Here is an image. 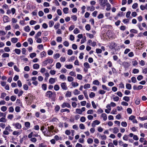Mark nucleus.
<instances>
[{
    "mask_svg": "<svg viewBox=\"0 0 147 147\" xmlns=\"http://www.w3.org/2000/svg\"><path fill=\"white\" fill-rule=\"evenodd\" d=\"M85 28L86 30L89 31L91 28L90 25L89 24H87L85 26Z\"/></svg>",
    "mask_w": 147,
    "mask_h": 147,
    "instance_id": "50",
    "label": "nucleus"
},
{
    "mask_svg": "<svg viewBox=\"0 0 147 147\" xmlns=\"http://www.w3.org/2000/svg\"><path fill=\"white\" fill-rule=\"evenodd\" d=\"M59 78L63 80H66V77L64 75L62 74L60 76Z\"/></svg>",
    "mask_w": 147,
    "mask_h": 147,
    "instance_id": "27",
    "label": "nucleus"
},
{
    "mask_svg": "<svg viewBox=\"0 0 147 147\" xmlns=\"http://www.w3.org/2000/svg\"><path fill=\"white\" fill-rule=\"evenodd\" d=\"M7 121L5 117H3L0 119V122L5 123L7 122Z\"/></svg>",
    "mask_w": 147,
    "mask_h": 147,
    "instance_id": "24",
    "label": "nucleus"
},
{
    "mask_svg": "<svg viewBox=\"0 0 147 147\" xmlns=\"http://www.w3.org/2000/svg\"><path fill=\"white\" fill-rule=\"evenodd\" d=\"M90 84H86L84 86V88L85 89L89 88H90Z\"/></svg>",
    "mask_w": 147,
    "mask_h": 147,
    "instance_id": "26",
    "label": "nucleus"
},
{
    "mask_svg": "<svg viewBox=\"0 0 147 147\" xmlns=\"http://www.w3.org/2000/svg\"><path fill=\"white\" fill-rule=\"evenodd\" d=\"M73 93L74 95H76L80 94V92L78 89H76L74 91Z\"/></svg>",
    "mask_w": 147,
    "mask_h": 147,
    "instance_id": "22",
    "label": "nucleus"
},
{
    "mask_svg": "<svg viewBox=\"0 0 147 147\" xmlns=\"http://www.w3.org/2000/svg\"><path fill=\"white\" fill-rule=\"evenodd\" d=\"M56 67L57 68L59 69L61 67V65L59 62H58L56 63Z\"/></svg>",
    "mask_w": 147,
    "mask_h": 147,
    "instance_id": "58",
    "label": "nucleus"
},
{
    "mask_svg": "<svg viewBox=\"0 0 147 147\" xmlns=\"http://www.w3.org/2000/svg\"><path fill=\"white\" fill-rule=\"evenodd\" d=\"M56 40L58 42H61L62 40V38L61 37H58L57 38Z\"/></svg>",
    "mask_w": 147,
    "mask_h": 147,
    "instance_id": "57",
    "label": "nucleus"
},
{
    "mask_svg": "<svg viewBox=\"0 0 147 147\" xmlns=\"http://www.w3.org/2000/svg\"><path fill=\"white\" fill-rule=\"evenodd\" d=\"M42 89L44 90H46L47 88V85L45 84H43L42 86Z\"/></svg>",
    "mask_w": 147,
    "mask_h": 147,
    "instance_id": "47",
    "label": "nucleus"
},
{
    "mask_svg": "<svg viewBox=\"0 0 147 147\" xmlns=\"http://www.w3.org/2000/svg\"><path fill=\"white\" fill-rule=\"evenodd\" d=\"M87 142L89 144H92L93 142V140L92 138H89L87 140Z\"/></svg>",
    "mask_w": 147,
    "mask_h": 147,
    "instance_id": "54",
    "label": "nucleus"
},
{
    "mask_svg": "<svg viewBox=\"0 0 147 147\" xmlns=\"http://www.w3.org/2000/svg\"><path fill=\"white\" fill-rule=\"evenodd\" d=\"M16 103L18 105L21 106H22V103L20 99H17L16 100Z\"/></svg>",
    "mask_w": 147,
    "mask_h": 147,
    "instance_id": "30",
    "label": "nucleus"
},
{
    "mask_svg": "<svg viewBox=\"0 0 147 147\" xmlns=\"http://www.w3.org/2000/svg\"><path fill=\"white\" fill-rule=\"evenodd\" d=\"M65 95L66 97H70L71 96V92L69 91H67L66 93L65 94Z\"/></svg>",
    "mask_w": 147,
    "mask_h": 147,
    "instance_id": "28",
    "label": "nucleus"
},
{
    "mask_svg": "<svg viewBox=\"0 0 147 147\" xmlns=\"http://www.w3.org/2000/svg\"><path fill=\"white\" fill-rule=\"evenodd\" d=\"M7 107L5 106L2 107L1 109V111L3 112L7 110Z\"/></svg>",
    "mask_w": 147,
    "mask_h": 147,
    "instance_id": "39",
    "label": "nucleus"
},
{
    "mask_svg": "<svg viewBox=\"0 0 147 147\" xmlns=\"http://www.w3.org/2000/svg\"><path fill=\"white\" fill-rule=\"evenodd\" d=\"M35 133V132H32L30 134H29L28 136V137L29 138H31L32 136L33 137H37L38 136H39L38 134H35L34 133Z\"/></svg>",
    "mask_w": 147,
    "mask_h": 147,
    "instance_id": "6",
    "label": "nucleus"
},
{
    "mask_svg": "<svg viewBox=\"0 0 147 147\" xmlns=\"http://www.w3.org/2000/svg\"><path fill=\"white\" fill-rule=\"evenodd\" d=\"M69 74L71 76L74 77H75L76 76V72L73 71H71L69 73Z\"/></svg>",
    "mask_w": 147,
    "mask_h": 147,
    "instance_id": "55",
    "label": "nucleus"
},
{
    "mask_svg": "<svg viewBox=\"0 0 147 147\" xmlns=\"http://www.w3.org/2000/svg\"><path fill=\"white\" fill-rule=\"evenodd\" d=\"M22 133L21 131H15L13 132V134L14 135H19Z\"/></svg>",
    "mask_w": 147,
    "mask_h": 147,
    "instance_id": "12",
    "label": "nucleus"
},
{
    "mask_svg": "<svg viewBox=\"0 0 147 147\" xmlns=\"http://www.w3.org/2000/svg\"><path fill=\"white\" fill-rule=\"evenodd\" d=\"M24 30L26 32H29L30 30L29 26H25L24 27Z\"/></svg>",
    "mask_w": 147,
    "mask_h": 147,
    "instance_id": "31",
    "label": "nucleus"
},
{
    "mask_svg": "<svg viewBox=\"0 0 147 147\" xmlns=\"http://www.w3.org/2000/svg\"><path fill=\"white\" fill-rule=\"evenodd\" d=\"M55 79L54 78H51L49 80V82L51 84H53L55 83Z\"/></svg>",
    "mask_w": 147,
    "mask_h": 147,
    "instance_id": "18",
    "label": "nucleus"
},
{
    "mask_svg": "<svg viewBox=\"0 0 147 147\" xmlns=\"http://www.w3.org/2000/svg\"><path fill=\"white\" fill-rule=\"evenodd\" d=\"M105 6L107 7L106 10L109 11L111 9V5L108 2L106 4Z\"/></svg>",
    "mask_w": 147,
    "mask_h": 147,
    "instance_id": "15",
    "label": "nucleus"
},
{
    "mask_svg": "<svg viewBox=\"0 0 147 147\" xmlns=\"http://www.w3.org/2000/svg\"><path fill=\"white\" fill-rule=\"evenodd\" d=\"M33 67L34 69H38L39 68V65L38 64H35L33 65Z\"/></svg>",
    "mask_w": 147,
    "mask_h": 147,
    "instance_id": "29",
    "label": "nucleus"
},
{
    "mask_svg": "<svg viewBox=\"0 0 147 147\" xmlns=\"http://www.w3.org/2000/svg\"><path fill=\"white\" fill-rule=\"evenodd\" d=\"M9 18L7 16H4L3 17V20L4 23L7 22H9Z\"/></svg>",
    "mask_w": 147,
    "mask_h": 147,
    "instance_id": "14",
    "label": "nucleus"
},
{
    "mask_svg": "<svg viewBox=\"0 0 147 147\" xmlns=\"http://www.w3.org/2000/svg\"><path fill=\"white\" fill-rule=\"evenodd\" d=\"M60 56V54L58 53H56L53 55V57L55 59L58 58Z\"/></svg>",
    "mask_w": 147,
    "mask_h": 147,
    "instance_id": "41",
    "label": "nucleus"
},
{
    "mask_svg": "<svg viewBox=\"0 0 147 147\" xmlns=\"http://www.w3.org/2000/svg\"><path fill=\"white\" fill-rule=\"evenodd\" d=\"M14 51L18 55H19L21 53V50L20 49H16Z\"/></svg>",
    "mask_w": 147,
    "mask_h": 147,
    "instance_id": "45",
    "label": "nucleus"
},
{
    "mask_svg": "<svg viewBox=\"0 0 147 147\" xmlns=\"http://www.w3.org/2000/svg\"><path fill=\"white\" fill-rule=\"evenodd\" d=\"M67 79L69 82H72L74 80V78L71 76H68Z\"/></svg>",
    "mask_w": 147,
    "mask_h": 147,
    "instance_id": "44",
    "label": "nucleus"
},
{
    "mask_svg": "<svg viewBox=\"0 0 147 147\" xmlns=\"http://www.w3.org/2000/svg\"><path fill=\"white\" fill-rule=\"evenodd\" d=\"M37 10L36 9L34 10L33 12L32 13L33 16H36L37 15Z\"/></svg>",
    "mask_w": 147,
    "mask_h": 147,
    "instance_id": "61",
    "label": "nucleus"
},
{
    "mask_svg": "<svg viewBox=\"0 0 147 147\" xmlns=\"http://www.w3.org/2000/svg\"><path fill=\"white\" fill-rule=\"evenodd\" d=\"M63 10V12L65 14H67L68 13L69 9L67 7L64 8Z\"/></svg>",
    "mask_w": 147,
    "mask_h": 147,
    "instance_id": "40",
    "label": "nucleus"
},
{
    "mask_svg": "<svg viewBox=\"0 0 147 147\" xmlns=\"http://www.w3.org/2000/svg\"><path fill=\"white\" fill-rule=\"evenodd\" d=\"M36 54L35 53H31L30 55V57L32 58H33V57H35L36 56Z\"/></svg>",
    "mask_w": 147,
    "mask_h": 147,
    "instance_id": "60",
    "label": "nucleus"
},
{
    "mask_svg": "<svg viewBox=\"0 0 147 147\" xmlns=\"http://www.w3.org/2000/svg\"><path fill=\"white\" fill-rule=\"evenodd\" d=\"M53 95V92L51 91H47L45 94V96L49 98H51Z\"/></svg>",
    "mask_w": 147,
    "mask_h": 147,
    "instance_id": "7",
    "label": "nucleus"
},
{
    "mask_svg": "<svg viewBox=\"0 0 147 147\" xmlns=\"http://www.w3.org/2000/svg\"><path fill=\"white\" fill-rule=\"evenodd\" d=\"M93 84L95 85H98L100 84V82L98 80H95L93 82Z\"/></svg>",
    "mask_w": 147,
    "mask_h": 147,
    "instance_id": "38",
    "label": "nucleus"
},
{
    "mask_svg": "<svg viewBox=\"0 0 147 147\" xmlns=\"http://www.w3.org/2000/svg\"><path fill=\"white\" fill-rule=\"evenodd\" d=\"M2 57L3 58L8 57H9V54L7 53H4L2 55Z\"/></svg>",
    "mask_w": 147,
    "mask_h": 147,
    "instance_id": "36",
    "label": "nucleus"
},
{
    "mask_svg": "<svg viewBox=\"0 0 147 147\" xmlns=\"http://www.w3.org/2000/svg\"><path fill=\"white\" fill-rule=\"evenodd\" d=\"M71 18L74 21H76L77 19V17L75 15H73L71 16Z\"/></svg>",
    "mask_w": 147,
    "mask_h": 147,
    "instance_id": "32",
    "label": "nucleus"
},
{
    "mask_svg": "<svg viewBox=\"0 0 147 147\" xmlns=\"http://www.w3.org/2000/svg\"><path fill=\"white\" fill-rule=\"evenodd\" d=\"M48 60H47V59H45V60L42 63V65L44 66H46L47 64Z\"/></svg>",
    "mask_w": 147,
    "mask_h": 147,
    "instance_id": "52",
    "label": "nucleus"
},
{
    "mask_svg": "<svg viewBox=\"0 0 147 147\" xmlns=\"http://www.w3.org/2000/svg\"><path fill=\"white\" fill-rule=\"evenodd\" d=\"M61 86L62 89L64 90H66L67 89L66 84L65 82L62 83L61 84Z\"/></svg>",
    "mask_w": 147,
    "mask_h": 147,
    "instance_id": "9",
    "label": "nucleus"
},
{
    "mask_svg": "<svg viewBox=\"0 0 147 147\" xmlns=\"http://www.w3.org/2000/svg\"><path fill=\"white\" fill-rule=\"evenodd\" d=\"M75 56H72L70 58L68 59V61H71L74 60L75 59Z\"/></svg>",
    "mask_w": 147,
    "mask_h": 147,
    "instance_id": "59",
    "label": "nucleus"
},
{
    "mask_svg": "<svg viewBox=\"0 0 147 147\" xmlns=\"http://www.w3.org/2000/svg\"><path fill=\"white\" fill-rule=\"evenodd\" d=\"M6 94L5 92H2L1 93V96L0 98H1L3 99L4 97L6 96Z\"/></svg>",
    "mask_w": 147,
    "mask_h": 147,
    "instance_id": "51",
    "label": "nucleus"
},
{
    "mask_svg": "<svg viewBox=\"0 0 147 147\" xmlns=\"http://www.w3.org/2000/svg\"><path fill=\"white\" fill-rule=\"evenodd\" d=\"M41 34L42 33L40 31L38 32L35 36V38H38L39 37L41 36Z\"/></svg>",
    "mask_w": 147,
    "mask_h": 147,
    "instance_id": "20",
    "label": "nucleus"
},
{
    "mask_svg": "<svg viewBox=\"0 0 147 147\" xmlns=\"http://www.w3.org/2000/svg\"><path fill=\"white\" fill-rule=\"evenodd\" d=\"M24 125L27 129L30 128V124L29 122H26L25 123Z\"/></svg>",
    "mask_w": 147,
    "mask_h": 147,
    "instance_id": "16",
    "label": "nucleus"
},
{
    "mask_svg": "<svg viewBox=\"0 0 147 147\" xmlns=\"http://www.w3.org/2000/svg\"><path fill=\"white\" fill-rule=\"evenodd\" d=\"M126 88L128 90H130L131 88V86L129 84H127L126 85Z\"/></svg>",
    "mask_w": 147,
    "mask_h": 147,
    "instance_id": "33",
    "label": "nucleus"
},
{
    "mask_svg": "<svg viewBox=\"0 0 147 147\" xmlns=\"http://www.w3.org/2000/svg\"><path fill=\"white\" fill-rule=\"evenodd\" d=\"M132 82L133 83H135L137 82L136 78L135 77H132L131 79Z\"/></svg>",
    "mask_w": 147,
    "mask_h": 147,
    "instance_id": "46",
    "label": "nucleus"
},
{
    "mask_svg": "<svg viewBox=\"0 0 147 147\" xmlns=\"http://www.w3.org/2000/svg\"><path fill=\"white\" fill-rule=\"evenodd\" d=\"M72 86L73 87H77L78 86L79 84L77 82H72Z\"/></svg>",
    "mask_w": 147,
    "mask_h": 147,
    "instance_id": "49",
    "label": "nucleus"
},
{
    "mask_svg": "<svg viewBox=\"0 0 147 147\" xmlns=\"http://www.w3.org/2000/svg\"><path fill=\"white\" fill-rule=\"evenodd\" d=\"M37 48L39 50L43 49H44L43 45L42 44L39 45H38Z\"/></svg>",
    "mask_w": 147,
    "mask_h": 147,
    "instance_id": "37",
    "label": "nucleus"
},
{
    "mask_svg": "<svg viewBox=\"0 0 147 147\" xmlns=\"http://www.w3.org/2000/svg\"><path fill=\"white\" fill-rule=\"evenodd\" d=\"M63 45L66 47H67L69 46V44L68 42L67 41H65L63 42Z\"/></svg>",
    "mask_w": 147,
    "mask_h": 147,
    "instance_id": "62",
    "label": "nucleus"
},
{
    "mask_svg": "<svg viewBox=\"0 0 147 147\" xmlns=\"http://www.w3.org/2000/svg\"><path fill=\"white\" fill-rule=\"evenodd\" d=\"M48 130L46 131H45V132H43V133L44 134L45 136H51V133L53 132V130L54 129V126L52 125L50 126H48L47 127Z\"/></svg>",
    "mask_w": 147,
    "mask_h": 147,
    "instance_id": "1",
    "label": "nucleus"
},
{
    "mask_svg": "<svg viewBox=\"0 0 147 147\" xmlns=\"http://www.w3.org/2000/svg\"><path fill=\"white\" fill-rule=\"evenodd\" d=\"M135 103L136 105H138L140 103V99L139 98L136 99L135 101Z\"/></svg>",
    "mask_w": 147,
    "mask_h": 147,
    "instance_id": "48",
    "label": "nucleus"
},
{
    "mask_svg": "<svg viewBox=\"0 0 147 147\" xmlns=\"http://www.w3.org/2000/svg\"><path fill=\"white\" fill-rule=\"evenodd\" d=\"M15 110L17 112H19L20 111V108L19 107L17 106L15 108Z\"/></svg>",
    "mask_w": 147,
    "mask_h": 147,
    "instance_id": "63",
    "label": "nucleus"
},
{
    "mask_svg": "<svg viewBox=\"0 0 147 147\" xmlns=\"http://www.w3.org/2000/svg\"><path fill=\"white\" fill-rule=\"evenodd\" d=\"M74 32L75 34H77L80 32V30L78 28H76L74 30Z\"/></svg>",
    "mask_w": 147,
    "mask_h": 147,
    "instance_id": "53",
    "label": "nucleus"
},
{
    "mask_svg": "<svg viewBox=\"0 0 147 147\" xmlns=\"http://www.w3.org/2000/svg\"><path fill=\"white\" fill-rule=\"evenodd\" d=\"M59 86L57 84H56L54 86V89L56 91H58L59 89Z\"/></svg>",
    "mask_w": 147,
    "mask_h": 147,
    "instance_id": "35",
    "label": "nucleus"
},
{
    "mask_svg": "<svg viewBox=\"0 0 147 147\" xmlns=\"http://www.w3.org/2000/svg\"><path fill=\"white\" fill-rule=\"evenodd\" d=\"M95 7L93 6H87V11L90 10L91 11H93L95 10Z\"/></svg>",
    "mask_w": 147,
    "mask_h": 147,
    "instance_id": "10",
    "label": "nucleus"
},
{
    "mask_svg": "<svg viewBox=\"0 0 147 147\" xmlns=\"http://www.w3.org/2000/svg\"><path fill=\"white\" fill-rule=\"evenodd\" d=\"M84 66L86 69L90 68V65L89 63L87 62H85L84 63Z\"/></svg>",
    "mask_w": 147,
    "mask_h": 147,
    "instance_id": "42",
    "label": "nucleus"
},
{
    "mask_svg": "<svg viewBox=\"0 0 147 147\" xmlns=\"http://www.w3.org/2000/svg\"><path fill=\"white\" fill-rule=\"evenodd\" d=\"M60 107L58 105H56L55 107V112L56 113H57L60 109Z\"/></svg>",
    "mask_w": 147,
    "mask_h": 147,
    "instance_id": "23",
    "label": "nucleus"
},
{
    "mask_svg": "<svg viewBox=\"0 0 147 147\" xmlns=\"http://www.w3.org/2000/svg\"><path fill=\"white\" fill-rule=\"evenodd\" d=\"M18 40V39L17 38H11V42L14 43H16Z\"/></svg>",
    "mask_w": 147,
    "mask_h": 147,
    "instance_id": "19",
    "label": "nucleus"
},
{
    "mask_svg": "<svg viewBox=\"0 0 147 147\" xmlns=\"http://www.w3.org/2000/svg\"><path fill=\"white\" fill-rule=\"evenodd\" d=\"M65 67L68 69H71L73 67V66L71 64H69L65 65Z\"/></svg>",
    "mask_w": 147,
    "mask_h": 147,
    "instance_id": "34",
    "label": "nucleus"
},
{
    "mask_svg": "<svg viewBox=\"0 0 147 147\" xmlns=\"http://www.w3.org/2000/svg\"><path fill=\"white\" fill-rule=\"evenodd\" d=\"M123 99L127 102H128L130 100V98L128 96H125L123 97Z\"/></svg>",
    "mask_w": 147,
    "mask_h": 147,
    "instance_id": "43",
    "label": "nucleus"
},
{
    "mask_svg": "<svg viewBox=\"0 0 147 147\" xmlns=\"http://www.w3.org/2000/svg\"><path fill=\"white\" fill-rule=\"evenodd\" d=\"M9 131H12L13 130L11 129V127L9 125L7 127H6L5 129V130L3 131V134L5 135H8L9 134L8 132Z\"/></svg>",
    "mask_w": 147,
    "mask_h": 147,
    "instance_id": "2",
    "label": "nucleus"
},
{
    "mask_svg": "<svg viewBox=\"0 0 147 147\" xmlns=\"http://www.w3.org/2000/svg\"><path fill=\"white\" fill-rule=\"evenodd\" d=\"M54 24V22L53 20H50L49 22V26L50 27H52Z\"/></svg>",
    "mask_w": 147,
    "mask_h": 147,
    "instance_id": "25",
    "label": "nucleus"
},
{
    "mask_svg": "<svg viewBox=\"0 0 147 147\" xmlns=\"http://www.w3.org/2000/svg\"><path fill=\"white\" fill-rule=\"evenodd\" d=\"M61 107L62 108H64L67 107L68 108H71V106L67 102H64L61 105Z\"/></svg>",
    "mask_w": 147,
    "mask_h": 147,
    "instance_id": "5",
    "label": "nucleus"
},
{
    "mask_svg": "<svg viewBox=\"0 0 147 147\" xmlns=\"http://www.w3.org/2000/svg\"><path fill=\"white\" fill-rule=\"evenodd\" d=\"M112 129L113 130V133L114 134H117L119 131V129L117 127H114Z\"/></svg>",
    "mask_w": 147,
    "mask_h": 147,
    "instance_id": "21",
    "label": "nucleus"
},
{
    "mask_svg": "<svg viewBox=\"0 0 147 147\" xmlns=\"http://www.w3.org/2000/svg\"><path fill=\"white\" fill-rule=\"evenodd\" d=\"M108 2L107 0H99L98 2L102 7H105L106 4Z\"/></svg>",
    "mask_w": 147,
    "mask_h": 147,
    "instance_id": "3",
    "label": "nucleus"
},
{
    "mask_svg": "<svg viewBox=\"0 0 147 147\" xmlns=\"http://www.w3.org/2000/svg\"><path fill=\"white\" fill-rule=\"evenodd\" d=\"M141 9L142 11L146 9L147 10V4H146L145 5H142L140 6Z\"/></svg>",
    "mask_w": 147,
    "mask_h": 147,
    "instance_id": "17",
    "label": "nucleus"
},
{
    "mask_svg": "<svg viewBox=\"0 0 147 147\" xmlns=\"http://www.w3.org/2000/svg\"><path fill=\"white\" fill-rule=\"evenodd\" d=\"M100 122L98 120H95L93 121V123H92V126L93 127H95L96 125H98L100 124Z\"/></svg>",
    "mask_w": 147,
    "mask_h": 147,
    "instance_id": "8",
    "label": "nucleus"
},
{
    "mask_svg": "<svg viewBox=\"0 0 147 147\" xmlns=\"http://www.w3.org/2000/svg\"><path fill=\"white\" fill-rule=\"evenodd\" d=\"M139 119L141 121H144L147 119V116H145L143 117H139Z\"/></svg>",
    "mask_w": 147,
    "mask_h": 147,
    "instance_id": "64",
    "label": "nucleus"
},
{
    "mask_svg": "<svg viewBox=\"0 0 147 147\" xmlns=\"http://www.w3.org/2000/svg\"><path fill=\"white\" fill-rule=\"evenodd\" d=\"M103 119L104 121H106L107 119V115L105 113H102L100 116Z\"/></svg>",
    "mask_w": 147,
    "mask_h": 147,
    "instance_id": "13",
    "label": "nucleus"
},
{
    "mask_svg": "<svg viewBox=\"0 0 147 147\" xmlns=\"http://www.w3.org/2000/svg\"><path fill=\"white\" fill-rule=\"evenodd\" d=\"M13 126L16 129H20L22 128V125L20 123H13L12 124Z\"/></svg>",
    "mask_w": 147,
    "mask_h": 147,
    "instance_id": "4",
    "label": "nucleus"
},
{
    "mask_svg": "<svg viewBox=\"0 0 147 147\" xmlns=\"http://www.w3.org/2000/svg\"><path fill=\"white\" fill-rule=\"evenodd\" d=\"M123 139L125 141H127L128 140V136L126 135H125L123 137Z\"/></svg>",
    "mask_w": 147,
    "mask_h": 147,
    "instance_id": "56",
    "label": "nucleus"
},
{
    "mask_svg": "<svg viewBox=\"0 0 147 147\" xmlns=\"http://www.w3.org/2000/svg\"><path fill=\"white\" fill-rule=\"evenodd\" d=\"M116 46V44L114 42H111L110 43L109 47L111 49L115 48Z\"/></svg>",
    "mask_w": 147,
    "mask_h": 147,
    "instance_id": "11",
    "label": "nucleus"
}]
</instances>
